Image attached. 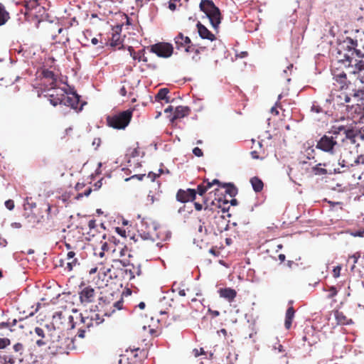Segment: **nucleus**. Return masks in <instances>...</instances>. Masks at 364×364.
Wrapping results in <instances>:
<instances>
[{
  "label": "nucleus",
  "mask_w": 364,
  "mask_h": 364,
  "mask_svg": "<svg viewBox=\"0 0 364 364\" xmlns=\"http://www.w3.org/2000/svg\"><path fill=\"white\" fill-rule=\"evenodd\" d=\"M7 245V241L6 239L0 238V245L3 247H5Z\"/></svg>",
  "instance_id": "61"
},
{
  "label": "nucleus",
  "mask_w": 364,
  "mask_h": 364,
  "mask_svg": "<svg viewBox=\"0 0 364 364\" xmlns=\"http://www.w3.org/2000/svg\"><path fill=\"white\" fill-rule=\"evenodd\" d=\"M354 237H364V229L362 230H357L352 233Z\"/></svg>",
  "instance_id": "47"
},
{
  "label": "nucleus",
  "mask_w": 364,
  "mask_h": 364,
  "mask_svg": "<svg viewBox=\"0 0 364 364\" xmlns=\"http://www.w3.org/2000/svg\"><path fill=\"white\" fill-rule=\"evenodd\" d=\"M193 352H194L195 356L198 357V355L204 353V350H203V348H200V351H199L198 349H194Z\"/></svg>",
  "instance_id": "53"
},
{
  "label": "nucleus",
  "mask_w": 364,
  "mask_h": 364,
  "mask_svg": "<svg viewBox=\"0 0 364 364\" xmlns=\"http://www.w3.org/2000/svg\"><path fill=\"white\" fill-rule=\"evenodd\" d=\"M360 255L359 252H356L351 256H350V259H352L353 260V264L351 267V270L353 271L355 268V264L358 262V259L360 258Z\"/></svg>",
  "instance_id": "32"
},
{
  "label": "nucleus",
  "mask_w": 364,
  "mask_h": 364,
  "mask_svg": "<svg viewBox=\"0 0 364 364\" xmlns=\"http://www.w3.org/2000/svg\"><path fill=\"white\" fill-rule=\"evenodd\" d=\"M5 206L9 210H11L14 208V202L12 200H8L5 202Z\"/></svg>",
  "instance_id": "37"
},
{
  "label": "nucleus",
  "mask_w": 364,
  "mask_h": 364,
  "mask_svg": "<svg viewBox=\"0 0 364 364\" xmlns=\"http://www.w3.org/2000/svg\"><path fill=\"white\" fill-rule=\"evenodd\" d=\"M321 165L322 164L319 163L312 168V171L315 175L322 176L328 173V171L326 168L320 167Z\"/></svg>",
  "instance_id": "19"
},
{
  "label": "nucleus",
  "mask_w": 364,
  "mask_h": 364,
  "mask_svg": "<svg viewBox=\"0 0 364 364\" xmlns=\"http://www.w3.org/2000/svg\"><path fill=\"white\" fill-rule=\"evenodd\" d=\"M77 259L75 258L71 262L67 263L66 269L68 271H72L73 267L78 264Z\"/></svg>",
  "instance_id": "30"
},
{
  "label": "nucleus",
  "mask_w": 364,
  "mask_h": 364,
  "mask_svg": "<svg viewBox=\"0 0 364 364\" xmlns=\"http://www.w3.org/2000/svg\"><path fill=\"white\" fill-rule=\"evenodd\" d=\"M36 345L39 347L43 346L46 344V343L42 339L37 340L36 342Z\"/></svg>",
  "instance_id": "58"
},
{
  "label": "nucleus",
  "mask_w": 364,
  "mask_h": 364,
  "mask_svg": "<svg viewBox=\"0 0 364 364\" xmlns=\"http://www.w3.org/2000/svg\"><path fill=\"white\" fill-rule=\"evenodd\" d=\"M168 9L171 11H175L176 9V5L174 2L169 1L168 2Z\"/></svg>",
  "instance_id": "54"
},
{
  "label": "nucleus",
  "mask_w": 364,
  "mask_h": 364,
  "mask_svg": "<svg viewBox=\"0 0 364 364\" xmlns=\"http://www.w3.org/2000/svg\"><path fill=\"white\" fill-rule=\"evenodd\" d=\"M102 179H100V180L97 181V182H95V183L94 184L95 189V190L100 189L102 187Z\"/></svg>",
  "instance_id": "50"
},
{
  "label": "nucleus",
  "mask_w": 364,
  "mask_h": 364,
  "mask_svg": "<svg viewBox=\"0 0 364 364\" xmlns=\"http://www.w3.org/2000/svg\"><path fill=\"white\" fill-rule=\"evenodd\" d=\"M140 235L143 240H151V236L149 232L143 231V232L141 233Z\"/></svg>",
  "instance_id": "46"
},
{
  "label": "nucleus",
  "mask_w": 364,
  "mask_h": 364,
  "mask_svg": "<svg viewBox=\"0 0 364 364\" xmlns=\"http://www.w3.org/2000/svg\"><path fill=\"white\" fill-rule=\"evenodd\" d=\"M122 305V303L120 301L115 302L114 304V307L118 309H121Z\"/></svg>",
  "instance_id": "64"
},
{
  "label": "nucleus",
  "mask_w": 364,
  "mask_h": 364,
  "mask_svg": "<svg viewBox=\"0 0 364 364\" xmlns=\"http://www.w3.org/2000/svg\"><path fill=\"white\" fill-rule=\"evenodd\" d=\"M353 97L356 99L358 105L359 103L362 105L364 101V90H355L353 93Z\"/></svg>",
  "instance_id": "21"
},
{
  "label": "nucleus",
  "mask_w": 364,
  "mask_h": 364,
  "mask_svg": "<svg viewBox=\"0 0 364 364\" xmlns=\"http://www.w3.org/2000/svg\"><path fill=\"white\" fill-rule=\"evenodd\" d=\"M199 36L203 39H207L213 41L215 39V36L204 25L200 22H198L196 24Z\"/></svg>",
  "instance_id": "10"
},
{
  "label": "nucleus",
  "mask_w": 364,
  "mask_h": 364,
  "mask_svg": "<svg viewBox=\"0 0 364 364\" xmlns=\"http://www.w3.org/2000/svg\"><path fill=\"white\" fill-rule=\"evenodd\" d=\"M61 102L63 105L77 109L80 102V96L74 91L70 93L66 92V95H61Z\"/></svg>",
  "instance_id": "7"
},
{
  "label": "nucleus",
  "mask_w": 364,
  "mask_h": 364,
  "mask_svg": "<svg viewBox=\"0 0 364 364\" xmlns=\"http://www.w3.org/2000/svg\"><path fill=\"white\" fill-rule=\"evenodd\" d=\"M10 344V340L6 338H0V349H4Z\"/></svg>",
  "instance_id": "33"
},
{
  "label": "nucleus",
  "mask_w": 364,
  "mask_h": 364,
  "mask_svg": "<svg viewBox=\"0 0 364 364\" xmlns=\"http://www.w3.org/2000/svg\"><path fill=\"white\" fill-rule=\"evenodd\" d=\"M43 76L46 79H50L52 82H50L51 87H54L56 83V77L53 71L49 70H44L43 71Z\"/></svg>",
  "instance_id": "18"
},
{
  "label": "nucleus",
  "mask_w": 364,
  "mask_h": 364,
  "mask_svg": "<svg viewBox=\"0 0 364 364\" xmlns=\"http://www.w3.org/2000/svg\"><path fill=\"white\" fill-rule=\"evenodd\" d=\"M341 267L340 266H336V267L333 268V277L335 278L339 277L340 273H341Z\"/></svg>",
  "instance_id": "39"
},
{
  "label": "nucleus",
  "mask_w": 364,
  "mask_h": 364,
  "mask_svg": "<svg viewBox=\"0 0 364 364\" xmlns=\"http://www.w3.org/2000/svg\"><path fill=\"white\" fill-rule=\"evenodd\" d=\"M277 106L275 105L274 107H272V109H271V112L272 114H275L276 115H278L279 114V111L277 109Z\"/></svg>",
  "instance_id": "62"
},
{
  "label": "nucleus",
  "mask_w": 364,
  "mask_h": 364,
  "mask_svg": "<svg viewBox=\"0 0 364 364\" xmlns=\"http://www.w3.org/2000/svg\"><path fill=\"white\" fill-rule=\"evenodd\" d=\"M361 159H362V156H358L354 161L353 162H351L352 164H354V166L355 165H358L359 164H364V160H362L361 161Z\"/></svg>",
  "instance_id": "48"
},
{
  "label": "nucleus",
  "mask_w": 364,
  "mask_h": 364,
  "mask_svg": "<svg viewBox=\"0 0 364 364\" xmlns=\"http://www.w3.org/2000/svg\"><path fill=\"white\" fill-rule=\"evenodd\" d=\"M132 119V112L126 110L115 114L107 117V121L109 127L117 129H124L127 127Z\"/></svg>",
  "instance_id": "3"
},
{
  "label": "nucleus",
  "mask_w": 364,
  "mask_h": 364,
  "mask_svg": "<svg viewBox=\"0 0 364 364\" xmlns=\"http://www.w3.org/2000/svg\"><path fill=\"white\" fill-rule=\"evenodd\" d=\"M344 134H346V137L349 139H353L355 137V132L350 129H345Z\"/></svg>",
  "instance_id": "29"
},
{
  "label": "nucleus",
  "mask_w": 364,
  "mask_h": 364,
  "mask_svg": "<svg viewBox=\"0 0 364 364\" xmlns=\"http://www.w3.org/2000/svg\"><path fill=\"white\" fill-rule=\"evenodd\" d=\"M196 191L195 189L188 188L186 191L179 189L176 194V199L181 203L192 201L196 198Z\"/></svg>",
  "instance_id": "9"
},
{
  "label": "nucleus",
  "mask_w": 364,
  "mask_h": 364,
  "mask_svg": "<svg viewBox=\"0 0 364 364\" xmlns=\"http://www.w3.org/2000/svg\"><path fill=\"white\" fill-rule=\"evenodd\" d=\"M333 79L341 84H345L346 80V74L343 71L338 74H334Z\"/></svg>",
  "instance_id": "23"
},
{
  "label": "nucleus",
  "mask_w": 364,
  "mask_h": 364,
  "mask_svg": "<svg viewBox=\"0 0 364 364\" xmlns=\"http://www.w3.org/2000/svg\"><path fill=\"white\" fill-rule=\"evenodd\" d=\"M9 18V13L6 10L4 4L0 3V26L4 25Z\"/></svg>",
  "instance_id": "14"
},
{
  "label": "nucleus",
  "mask_w": 364,
  "mask_h": 364,
  "mask_svg": "<svg viewBox=\"0 0 364 364\" xmlns=\"http://www.w3.org/2000/svg\"><path fill=\"white\" fill-rule=\"evenodd\" d=\"M335 316L339 324L345 325L349 323V321L347 320L346 317L342 312L336 311L335 313Z\"/></svg>",
  "instance_id": "22"
},
{
  "label": "nucleus",
  "mask_w": 364,
  "mask_h": 364,
  "mask_svg": "<svg viewBox=\"0 0 364 364\" xmlns=\"http://www.w3.org/2000/svg\"><path fill=\"white\" fill-rule=\"evenodd\" d=\"M201 11L205 14L214 29H218L221 23V14L212 0H201L200 5Z\"/></svg>",
  "instance_id": "2"
},
{
  "label": "nucleus",
  "mask_w": 364,
  "mask_h": 364,
  "mask_svg": "<svg viewBox=\"0 0 364 364\" xmlns=\"http://www.w3.org/2000/svg\"><path fill=\"white\" fill-rule=\"evenodd\" d=\"M250 183L253 190L256 192H260L263 189V182L258 177H253L250 179Z\"/></svg>",
  "instance_id": "15"
},
{
  "label": "nucleus",
  "mask_w": 364,
  "mask_h": 364,
  "mask_svg": "<svg viewBox=\"0 0 364 364\" xmlns=\"http://www.w3.org/2000/svg\"><path fill=\"white\" fill-rule=\"evenodd\" d=\"M159 176V174H156V173H154L152 171H150L148 175H147V177L151 178V181L152 182H154L155 181V179L156 178V177Z\"/></svg>",
  "instance_id": "45"
},
{
  "label": "nucleus",
  "mask_w": 364,
  "mask_h": 364,
  "mask_svg": "<svg viewBox=\"0 0 364 364\" xmlns=\"http://www.w3.org/2000/svg\"><path fill=\"white\" fill-rule=\"evenodd\" d=\"M220 297L227 299L228 301H232L236 297L237 292L235 289L231 288H223L219 290Z\"/></svg>",
  "instance_id": "12"
},
{
  "label": "nucleus",
  "mask_w": 364,
  "mask_h": 364,
  "mask_svg": "<svg viewBox=\"0 0 364 364\" xmlns=\"http://www.w3.org/2000/svg\"><path fill=\"white\" fill-rule=\"evenodd\" d=\"M194 206H195V208H196V210H201L202 208H203L202 204H200L199 203H197V202H196L194 203Z\"/></svg>",
  "instance_id": "59"
},
{
  "label": "nucleus",
  "mask_w": 364,
  "mask_h": 364,
  "mask_svg": "<svg viewBox=\"0 0 364 364\" xmlns=\"http://www.w3.org/2000/svg\"><path fill=\"white\" fill-rule=\"evenodd\" d=\"M295 311L292 306L287 309L285 314L284 326L287 329H289L291 326L292 321L294 318Z\"/></svg>",
  "instance_id": "13"
},
{
  "label": "nucleus",
  "mask_w": 364,
  "mask_h": 364,
  "mask_svg": "<svg viewBox=\"0 0 364 364\" xmlns=\"http://www.w3.org/2000/svg\"><path fill=\"white\" fill-rule=\"evenodd\" d=\"M79 294L80 302L82 304L86 305L94 301L95 296V291L90 286H87L83 288Z\"/></svg>",
  "instance_id": "8"
},
{
  "label": "nucleus",
  "mask_w": 364,
  "mask_h": 364,
  "mask_svg": "<svg viewBox=\"0 0 364 364\" xmlns=\"http://www.w3.org/2000/svg\"><path fill=\"white\" fill-rule=\"evenodd\" d=\"M207 191V188H205L203 185H198L197 187L196 194L198 193L200 196H203Z\"/></svg>",
  "instance_id": "34"
},
{
  "label": "nucleus",
  "mask_w": 364,
  "mask_h": 364,
  "mask_svg": "<svg viewBox=\"0 0 364 364\" xmlns=\"http://www.w3.org/2000/svg\"><path fill=\"white\" fill-rule=\"evenodd\" d=\"M191 109L187 106H178L173 116L170 118L171 122L179 118H183L189 114Z\"/></svg>",
  "instance_id": "11"
},
{
  "label": "nucleus",
  "mask_w": 364,
  "mask_h": 364,
  "mask_svg": "<svg viewBox=\"0 0 364 364\" xmlns=\"http://www.w3.org/2000/svg\"><path fill=\"white\" fill-rule=\"evenodd\" d=\"M314 152V149L312 147H309L306 150L307 159H314V157L312 156Z\"/></svg>",
  "instance_id": "44"
},
{
  "label": "nucleus",
  "mask_w": 364,
  "mask_h": 364,
  "mask_svg": "<svg viewBox=\"0 0 364 364\" xmlns=\"http://www.w3.org/2000/svg\"><path fill=\"white\" fill-rule=\"evenodd\" d=\"M11 226L13 228H21V224L20 223H12Z\"/></svg>",
  "instance_id": "60"
},
{
  "label": "nucleus",
  "mask_w": 364,
  "mask_h": 364,
  "mask_svg": "<svg viewBox=\"0 0 364 364\" xmlns=\"http://www.w3.org/2000/svg\"><path fill=\"white\" fill-rule=\"evenodd\" d=\"M100 143H101L100 139V138H95V139H94V140L92 141V146H95V149H97L100 146Z\"/></svg>",
  "instance_id": "49"
},
{
  "label": "nucleus",
  "mask_w": 364,
  "mask_h": 364,
  "mask_svg": "<svg viewBox=\"0 0 364 364\" xmlns=\"http://www.w3.org/2000/svg\"><path fill=\"white\" fill-rule=\"evenodd\" d=\"M85 329L80 328L77 332V336L79 338H85Z\"/></svg>",
  "instance_id": "52"
},
{
  "label": "nucleus",
  "mask_w": 364,
  "mask_h": 364,
  "mask_svg": "<svg viewBox=\"0 0 364 364\" xmlns=\"http://www.w3.org/2000/svg\"><path fill=\"white\" fill-rule=\"evenodd\" d=\"M119 33L117 31L115 33L112 34V42L110 44L112 46L114 47L119 45Z\"/></svg>",
  "instance_id": "26"
},
{
  "label": "nucleus",
  "mask_w": 364,
  "mask_h": 364,
  "mask_svg": "<svg viewBox=\"0 0 364 364\" xmlns=\"http://www.w3.org/2000/svg\"><path fill=\"white\" fill-rule=\"evenodd\" d=\"M13 348L16 352H21L23 350V346L21 343H17L14 346Z\"/></svg>",
  "instance_id": "43"
},
{
  "label": "nucleus",
  "mask_w": 364,
  "mask_h": 364,
  "mask_svg": "<svg viewBox=\"0 0 364 364\" xmlns=\"http://www.w3.org/2000/svg\"><path fill=\"white\" fill-rule=\"evenodd\" d=\"M37 5H38V3H37L36 0H31L28 2H27L25 6L27 10L31 11L33 9H34L36 6H37Z\"/></svg>",
  "instance_id": "28"
},
{
  "label": "nucleus",
  "mask_w": 364,
  "mask_h": 364,
  "mask_svg": "<svg viewBox=\"0 0 364 364\" xmlns=\"http://www.w3.org/2000/svg\"><path fill=\"white\" fill-rule=\"evenodd\" d=\"M174 42L176 48L178 50H184L186 53L192 52L191 41L189 37L184 36L182 33H179L175 38Z\"/></svg>",
  "instance_id": "6"
},
{
  "label": "nucleus",
  "mask_w": 364,
  "mask_h": 364,
  "mask_svg": "<svg viewBox=\"0 0 364 364\" xmlns=\"http://www.w3.org/2000/svg\"><path fill=\"white\" fill-rule=\"evenodd\" d=\"M125 273L129 275L130 280L135 278V272L132 269H126Z\"/></svg>",
  "instance_id": "42"
},
{
  "label": "nucleus",
  "mask_w": 364,
  "mask_h": 364,
  "mask_svg": "<svg viewBox=\"0 0 364 364\" xmlns=\"http://www.w3.org/2000/svg\"><path fill=\"white\" fill-rule=\"evenodd\" d=\"M145 176H146L145 174H135V175L132 176L129 178H126L125 181H128L132 178H137L139 181H142Z\"/></svg>",
  "instance_id": "35"
},
{
  "label": "nucleus",
  "mask_w": 364,
  "mask_h": 364,
  "mask_svg": "<svg viewBox=\"0 0 364 364\" xmlns=\"http://www.w3.org/2000/svg\"><path fill=\"white\" fill-rule=\"evenodd\" d=\"M337 144V141L333 136L324 135L317 142L316 148L323 151L333 153L334 146Z\"/></svg>",
  "instance_id": "5"
},
{
  "label": "nucleus",
  "mask_w": 364,
  "mask_h": 364,
  "mask_svg": "<svg viewBox=\"0 0 364 364\" xmlns=\"http://www.w3.org/2000/svg\"><path fill=\"white\" fill-rule=\"evenodd\" d=\"M221 186L226 188L225 193L230 197H235L237 193V188L231 183H223Z\"/></svg>",
  "instance_id": "17"
},
{
  "label": "nucleus",
  "mask_w": 364,
  "mask_h": 364,
  "mask_svg": "<svg viewBox=\"0 0 364 364\" xmlns=\"http://www.w3.org/2000/svg\"><path fill=\"white\" fill-rule=\"evenodd\" d=\"M116 232L120 235L121 236L125 237L126 236V231L124 230H122L120 228H116Z\"/></svg>",
  "instance_id": "51"
},
{
  "label": "nucleus",
  "mask_w": 364,
  "mask_h": 364,
  "mask_svg": "<svg viewBox=\"0 0 364 364\" xmlns=\"http://www.w3.org/2000/svg\"><path fill=\"white\" fill-rule=\"evenodd\" d=\"M127 251H128V250H127V248L126 247H124V248H122L121 250L119 251L120 257L125 256Z\"/></svg>",
  "instance_id": "57"
},
{
  "label": "nucleus",
  "mask_w": 364,
  "mask_h": 364,
  "mask_svg": "<svg viewBox=\"0 0 364 364\" xmlns=\"http://www.w3.org/2000/svg\"><path fill=\"white\" fill-rule=\"evenodd\" d=\"M160 191H158L155 194L153 193L152 191H149V193L147 196L146 200L150 204H153L155 201H158L159 200Z\"/></svg>",
  "instance_id": "20"
},
{
  "label": "nucleus",
  "mask_w": 364,
  "mask_h": 364,
  "mask_svg": "<svg viewBox=\"0 0 364 364\" xmlns=\"http://www.w3.org/2000/svg\"><path fill=\"white\" fill-rule=\"evenodd\" d=\"M329 291H330V294L328 296V298H332V297L336 296V294L338 293L336 288L335 287H331L330 288Z\"/></svg>",
  "instance_id": "40"
},
{
  "label": "nucleus",
  "mask_w": 364,
  "mask_h": 364,
  "mask_svg": "<svg viewBox=\"0 0 364 364\" xmlns=\"http://www.w3.org/2000/svg\"><path fill=\"white\" fill-rule=\"evenodd\" d=\"M88 227L90 230L94 229L95 228V220H90L88 223Z\"/></svg>",
  "instance_id": "55"
},
{
  "label": "nucleus",
  "mask_w": 364,
  "mask_h": 364,
  "mask_svg": "<svg viewBox=\"0 0 364 364\" xmlns=\"http://www.w3.org/2000/svg\"><path fill=\"white\" fill-rule=\"evenodd\" d=\"M35 333L40 337L41 338H44L45 337V333H44V331L40 328V327H36L35 329Z\"/></svg>",
  "instance_id": "38"
},
{
  "label": "nucleus",
  "mask_w": 364,
  "mask_h": 364,
  "mask_svg": "<svg viewBox=\"0 0 364 364\" xmlns=\"http://www.w3.org/2000/svg\"><path fill=\"white\" fill-rule=\"evenodd\" d=\"M343 100L345 103H348L350 102V97L348 95H344Z\"/></svg>",
  "instance_id": "63"
},
{
  "label": "nucleus",
  "mask_w": 364,
  "mask_h": 364,
  "mask_svg": "<svg viewBox=\"0 0 364 364\" xmlns=\"http://www.w3.org/2000/svg\"><path fill=\"white\" fill-rule=\"evenodd\" d=\"M193 154L198 157H200L203 155V151L199 147H195L193 149Z\"/></svg>",
  "instance_id": "36"
},
{
  "label": "nucleus",
  "mask_w": 364,
  "mask_h": 364,
  "mask_svg": "<svg viewBox=\"0 0 364 364\" xmlns=\"http://www.w3.org/2000/svg\"><path fill=\"white\" fill-rule=\"evenodd\" d=\"M92 193V188H88L84 193H79L75 198L77 200H79L81 198H82L83 196H89L90 195V193Z\"/></svg>",
  "instance_id": "31"
},
{
  "label": "nucleus",
  "mask_w": 364,
  "mask_h": 364,
  "mask_svg": "<svg viewBox=\"0 0 364 364\" xmlns=\"http://www.w3.org/2000/svg\"><path fill=\"white\" fill-rule=\"evenodd\" d=\"M336 50L338 62L343 64L345 68L350 69V73H363L364 70H356L357 69H355L359 68L357 64L362 60H358L356 58L364 57V52L358 48L357 40L346 37L343 41L338 43Z\"/></svg>",
  "instance_id": "1"
},
{
  "label": "nucleus",
  "mask_w": 364,
  "mask_h": 364,
  "mask_svg": "<svg viewBox=\"0 0 364 364\" xmlns=\"http://www.w3.org/2000/svg\"><path fill=\"white\" fill-rule=\"evenodd\" d=\"M50 103L55 107L58 105H63V102H61V97H54L53 95H50L49 99Z\"/></svg>",
  "instance_id": "27"
},
{
  "label": "nucleus",
  "mask_w": 364,
  "mask_h": 364,
  "mask_svg": "<svg viewBox=\"0 0 364 364\" xmlns=\"http://www.w3.org/2000/svg\"><path fill=\"white\" fill-rule=\"evenodd\" d=\"M192 52L194 51L196 55L199 54L201 51L204 50L205 49V47H199V48H195V46L192 45Z\"/></svg>",
  "instance_id": "41"
},
{
  "label": "nucleus",
  "mask_w": 364,
  "mask_h": 364,
  "mask_svg": "<svg viewBox=\"0 0 364 364\" xmlns=\"http://www.w3.org/2000/svg\"><path fill=\"white\" fill-rule=\"evenodd\" d=\"M151 51L159 57L166 58L172 55L173 47L169 43H159L151 46Z\"/></svg>",
  "instance_id": "4"
},
{
  "label": "nucleus",
  "mask_w": 364,
  "mask_h": 364,
  "mask_svg": "<svg viewBox=\"0 0 364 364\" xmlns=\"http://www.w3.org/2000/svg\"><path fill=\"white\" fill-rule=\"evenodd\" d=\"M169 92V90L168 88H161L156 95L155 96V99L157 101L165 100L166 102H169V99L168 97V94Z\"/></svg>",
  "instance_id": "16"
},
{
  "label": "nucleus",
  "mask_w": 364,
  "mask_h": 364,
  "mask_svg": "<svg viewBox=\"0 0 364 364\" xmlns=\"http://www.w3.org/2000/svg\"><path fill=\"white\" fill-rule=\"evenodd\" d=\"M114 262L116 264H120V265H122V267H124L131 266L133 268H134V265L133 264H131L129 260L127 259H116V260L114 261Z\"/></svg>",
  "instance_id": "25"
},
{
  "label": "nucleus",
  "mask_w": 364,
  "mask_h": 364,
  "mask_svg": "<svg viewBox=\"0 0 364 364\" xmlns=\"http://www.w3.org/2000/svg\"><path fill=\"white\" fill-rule=\"evenodd\" d=\"M338 164L341 168H346L347 170H348L350 167L354 166V164H352L350 161L345 159H342V157L338 159Z\"/></svg>",
  "instance_id": "24"
},
{
  "label": "nucleus",
  "mask_w": 364,
  "mask_h": 364,
  "mask_svg": "<svg viewBox=\"0 0 364 364\" xmlns=\"http://www.w3.org/2000/svg\"><path fill=\"white\" fill-rule=\"evenodd\" d=\"M75 255V253L73 251H69L67 254V259H75L74 257Z\"/></svg>",
  "instance_id": "56"
}]
</instances>
